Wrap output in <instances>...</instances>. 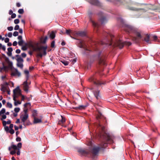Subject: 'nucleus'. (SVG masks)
<instances>
[{
    "instance_id": "nucleus-1",
    "label": "nucleus",
    "mask_w": 160,
    "mask_h": 160,
    "mask_svg": "<svg viewBox=\"0 0 160 160\" xmlns=\"http://www.w3.org/2000/svg\"><path fill=\"white\" fill-rule=\"evenodd\" d=\"M101 151L104 150L108 143L113 142L114 137L107 128L106 118L101 113Z\"/></svg>"
},
{
    "instance_id": "nucleus-2",
    "label": "nucleus",
    "mask_w": 160,
    "mask_h": 160,
    "mask_svg": "<svg viewBox=\"0 0 160 160\" xmlns=\"http://www.w3.org/2000/svg\"><path fill=\"white\" fill-rule=\"evenodd\" d=\"M104 39L101 40V47L102 46L103 48L109 47H118L120 49L122 48L124 45L130 46L132 43L130 42L123 41L121 39L113 40L114 36L110 33L103 32L102 33Z\"/></svg>"
},
{
    "instance_id": "nucleus-3",
    "label": "nucleus",
    "mask_w": 160,
    "mask_h": 160,
    "mask_svg": "<svg viewBox=\"0 0 160 160\" xmlns=\"http://www.w3.org/2000/svg\"><path fill=\"white\" fill-rule=\"evenodd\" d=\"M33 51L37 52V56L42 57L43 55L45 56L46 54V50L47 46H39V43H36L34 45H30Z\"/></svg>"
},
{
    "instance_id": "nucleus-4",
    "label": "nucleus",
    "mask_w": 160,
    "mask_h": 160,
    "mask_svg": "<svg viewBox=\"0 0 160 160\" xmlns=\"http://www.w3.org/2000/svg\"><path fill=\"white\" fill-rule=\"evenodd\" d=\"M2 67H0V72L2 71L7 72L9 69H12L13 68L12 62L9 61L8 58H5V61L2 62Z\"/></svg>"
},
{
    "instance_id": "nucleus-5",
    "label": "nucleus",
    "mask_w": 160,
    "mask_h": 160,
    "mask_svg": "<svg viewBox=\"0 0 160 160\" xmlns=\"http://www.w3.org/2000/svg\"><path fill=\"white\" fill-rule=\"evenodd\" d=\"M108 16L105 12L101 10V26L104 25L108 21Z\"/></svg>"
},
{
    "instance_id": "nucleus-6",
    "label": "nucleus",
    "mask_w": 160,
    "mask_h": 160,
    "mask_svg": "<svg viewBox=\"0 0 160 160\" xmlns=\"http://www.w3.org/2000/svg\"><path fill=\"white\" fill-rule=\"evenodd\" d=\"M16 60L17 62V67L20 68L21 69H22L23 67V60L21 57L17 58Z\"/></svg>"
},
{
    "instance_id": "nucleus-7",
    "label": "nucleus",
    "mask_w": 160,
    "mask_h": 160,
    "mask_svg": "<svg viewBox=\"0 0 160 160\" xmlns=\"http://www.w3.org/2000/svg\"><path fill=\"white\" fill-rule=\"evenodd\" d=\"M100 149L99 145L95 146L91 150L92 152L94 155H97Z\"/></svg>"
},
{
    "instance_id": "nucleus-8",
    "label": "nucleus",
    "mask_w": 160,
    "mask_h": 160,
    "mask_svg": "<svg viewBox=\"0 0 160 160\" xmlns=\"http://www.w3.org/2000/svg\"><path fill=\"white\" fill-rule=\"evenodd\" d=\"M28 114L26 113L24 115H22L20 116V119L23 123V124L25 126V122L28 119Z\"/></svg>"
},
{
    "instance_id": "nucleus-9",
    "label": "nucleus",
    "mask_w": 160,
    "mask_h": 160,
    "mask_svg": "<svg viewBox=\"0 0 160 160\" xmlns=\"http://www.w3.org/2000/svg\"><path fill=\"white\" fill-rule=\"evenodd\" d=\"M8 83L7 82H5L3 84L1 85V90L3 92H5L9 88L8 87Z\"/></svg>"
},
{
    "instance_id": "nucleus-10",
    "label": "nucleus",
    "mask_w": 160,
    "mask_h": 160,
    "mask_svg": "<svg viewBox=\"0 0 160 160\" xmlns=\"http://www.w3.org/2000/svg\"><path fill=\"white\" fill-rule=\"evenodd\" d=\"M133 28L132 26L128 25H125L124 29L126 32H130L133 30Z\"/></svg>"
},
{
    "instance_id": "nucleus-11",
    "label": "nucleus",
    "mask_w": 160,
    "mask_h": 160,
    "mask_svg": "<svg viewBox=\"0 0 160 160\" xmlns=\"http://www.w3.org/2000/svg\"><path fill=\"white\" fill-rule=\"evenodd\" d=\"M21 91L19 86L17 87L13 90V95L18 96L21 95Z\"/></svg>"
},
{
    "instance_id": "nucleus-12",
    "label": "nucleus",
    "mask_w": 160,
    "mask_h": 160,
    "mask_svg": "<svg viewBox=\"0 0 160 160\" xmlns=\"http://www.w3.org/2000/svg\"><path fill=\"white\" fill-rule=\"evenodd\" d=\"M65 34H66L67 35H69L72 38H73L71 35V34H72V31L70 29H66V33Z\"/></svg>"
},
{
    "instance_id": "nucleus-13",
    "label": "nucleus",
    "mask_w": 160,
    "mask_h": 160,
    "mask_svg": "<svg viewBox=\"0 0 160 160\" xmlns=\"http://www.w3.org/2000/svg\"><path fill=\"white\" fill-rule=\"evenodd\" d=\"M76 33L77 35L81 37L84 36L86 35L85 32L83 31H78Z\"/></svg>"
},
{
    "instance_id": "nucleus-14",
    "label": "nucleus",
    "mask_w": 160,
    "mask_h": 160,
    "mask_svg": "<svg viewBox=\"0 0 160 160\" xmlns=\"http://www.w3.org/2000/svg\"><path fill=\"white\" fill-rule=\"evenodd\" d=\"M23 88L24 89V90L25 91H28V85L27 83V80L25 81L23 83Z\"/></svg>"
},
{
    "instance_id": "nucleus-15",
    "label": "nucleus",
    "mask_w": 160,
    "mask_h": 160,
    "mask_svg": "<svg viewBox=\"0 0 160 160\" xmlns=\"http://www.w3.org/2000/svg\"><path fill=\"white\" fill-rule=\"evenodd\" d=\"M11 75L12 76L18 75V76H20L21 75V73L17 69H15V72H12Z\"/></svg>"
},
{
    "instance_id": "nucleus-16",
    "label": "nucleus",
    "mask_w": 160,
    "mask_h": 160,
    "mask_svg": "<svg viewBox=\"0 0 160 160\" xmlns=\"http://www.w3.org/2000/svg\"><path fill=\"white\" fill-rule=\"evenodd\" d=\"M61 119L58 122V123L59 124L63 123L65 122L66 121L65 118L64 117H63L62 116H61Z\"/></svg>"
},
{
    "instance_id": "nucleus-17",
    "label": "nucleus",
    "mask_w": 160,
    "mask_h": 160,
    "mask_svg": "<svg viewBox=\"0 0 160 160\" xmlns=\"http://www.w3.org/2000/svg\"><path fill=\"white\" fill-rule=\"evenodd\" d=\"M48 38L47 36H46L44 38H40V41L41 43H45L47 39Z\"/></svg>"
},
{
    "instance_id": "nucleus-18",
    "label": "nucleus",
    "mask_w": 160,
    "mask_h": 160,
    "mask_svg": "<svg viewBox=\"0 0 160 160\" xmlns=\"http://www.w3.org/2000/svg\"><path fill=\"white\" fill-rule=\"evenodd\" d=\"M42 122L41 119H38L36 117L34 118L33 123H40Z\"/></svg>"
},
{
    "instance_id": "nucleus-19",
    "label": "nucleus",
    "mask_w": 160,
    "mask_h": 160,
    "mask_svg": "<svg viewBox=\"0 0 160 160\" xmlns=\"http://www.w3.org/2000/svg\"><path fill=\"white\" fill-rule=\"evenodd\" d=\"M129 10L132 11H138L139 10H143L142 8H137L133 7H129L128 8Z\"/></svg>"
},
{
    "instance_id": "nucleus-20",
    "label": "nucleus",
    "mask_w": 160,
    "mask_h": 160,
    "mask_svg": "<svg viewBox=\"0 0 160 160\" xmlns=\"http://www.w3.org/2000/svg\"><path fill=\"white\" fill-rule=\"evenodd\" d=\"M49 37L52 39H53L55 37V33L54 32L52 31L50 34Z\"/></svg>"
},
{
    "instance_id": "nucleus-21",
    "label": "nucleus",
    "mask_w": 160,
    "mask_h": 160,
    "mask_svg": "<svg viewBox=\"0 0 160 160\" xmlns=\"http://www.w3.org/2000/svg\"><path fill=\"white\" fill-rule=\"evenodd\" d=\"M8 52L7 53L8 54L9 56H11L12 54V48H9L8 49Z\"/></svg>"
},
{
    "instance_id": "nucleus-22",
    "label": "nucleus",
    "mask_w": 160,
    "mask_h": 160,
    "mask_svg": "<svg viewBox=\"0 0 160 160\" xmlns=\"http://www.w3.org/2000/svg\"><path fill=\"white\" fill-rule=\"evenodd\" d=\"M11 122L10 120H8L7 122H6L5 121H3L2 122V124L3 126H5L7 124H10L11 123Z\"/></svg>"
},
{
    "instance_id": "nucleus-23",
    "label": "nucleus",
    "mask_w": 160,
    "mask_h": 160,
    "mask_svg": "<svg viewBox=\"0 0 160 160\" xmlns=\"http://www.w3.org/2000/svg\"><path fill=\"white\" fill-rule=\"evenodd\" d=\"M150 40V36L149 35H147V37L144 39V40L146 42L148 43Z\"/></svg>"
},
{
    "instance_id": "nucleus-24",
    "label": "nucleus",
    "mask_w": 160,
    "mask_h": 160,
    "mask_svg": "<svg viewBox=\"0 0 160 160\" xmlns=\"http://www.w3.org/2000/svg\"><path fill=\"white\" fill-rule=\"evenodd\" d=\"M135 35L139 39L142 38V37L139 32H135Z\"/></svg>"
},
{
    "instance_id": "nucleus-25",
    "label": "nucleus",
    "mask_w": 160,
    "mask_h": 160,
    "mask_svg": "<svg viewBox=\"0 0 160 160\" xmlns=\"http://www.w3.org/2000/svg\"><path fill=\"white\" fill-rule=\"evenodd\" d=\"M100 60H101V64L103 65L104 66L107 65V63L104 61L102 60L101 57Z\"/></svg>"
},
{
    "instance_id": "nucleus-26",
    "label": "nucleus",
    "mask_w": 160,
    "mask_h": 160,
    "mask_svg": "<svg viewBox=\"0 0 160 160\" xmlns=\"http://www.w3.org/2000/svg\"><path fill=\"white\" fill-rule=\"evenodd\" d=\"M95 95L97 99H99L100 96L99 95V92H96L95 93Z\"/></svg>"
},
{
    "instance_id": "nucleus-27",
    "label": "nucleus",
    "mask_w": 160,
    "mask_h": 160,
    "mask_svg": "<svg viewBox=\"0 0 160 160\" xmlns=\"http://www.w3.org/2000/svg\"><path fill=\"white\" fill-rule=\"evenodd\" d=\"M78 152L82 154H85V150L82 149H79L78 150Z\"/></svg>"
},
{
    "instance_id": "nucleus-28",
    "label": "nucleus",
    "mask_w": 160,
    "mask_h": 160,
    "mask_svg": "<svg viewBox=\"0 0 160 160\" xmlns=\"http://www.w3.org/2000/svg\"><path fill=\"white\" fill-rule=\"evenodd\" d=\"M37 114V111L36 110H34L32 112V116L34 117H36Z\"/></svg>"
},
{
    "instance_id": "nucleus-29",
    "label": "nucleus",
    "mask_w": 160,
    "mask_h": 160,
    "mask_svg": "<svg viewBox=\"0 0 160 160\" xmlns=\"http://www.w3.org/2000/svg\"><path fill=\"white\" fill-rule=\"evenodd\" d=\"M24 73L26 74L27 78L28 79V76H29V72L27 70H25L24 71Z\"/></svg>"
},
{
    "instance_id": "nucleus-30",
    "label": "nucleus",
    "mask_w": 160,
    "mask_h": 160,
    "mask_svg": "<svg viewBox=\"0 0 160 160\" xmlns=\"http://www.w3.org/2000/svg\"><path fill=\"white\" fill-rule=\"evenodd\" d=\"M5 111L6 110L4 108H2L0 111V115H1L2 114L4 113L5 112Z\"/></svg>"
},
{
    "instance_id": "nucleus-31",
    "label": "nucleus",
    "mask_w": 160,
    "mask_h": 160,
    "mask_svg": "<svg viewBox=\"0 0 160 160\" xmlns=\"http://www.w3.org/2000/svg\"><path fill=\"white\" fill-rule=\"evenodd\" d=\"M22 145V144L21 142H19L18 144L17 147L18 149V150H20V149L21 148Z\"/></svg>"
},
{
    "instance_id": "nucleus-32",
    "label": "nucleus",
    "mask_w": 160,
    "mask_h": 160,
    "mask_svg": "<svg viewBox=\"0 0 160 160\" xmlns=\"http://www.w3.org/2000/svg\"><path fill=\"white\" fill-rule=\"evenodd\" d=\"M66 66L68 65V62L65 60L61 61Z\"/></svg>"
},
{
    "instance_id": "nucleus-33",
    "label": "nucleus",
    "mask_w": 160,
    "mask_h": 160,
    "mask_svg": "<svg viewBox=\"0 0 160 160\" xmlns=\"http://www.w3.org/2000/svg\"><path fill=\"white\" fill-rule=\"evenodd\" d=\"M80 45H79V47L80 48H83L84 47V44L82 41H80Z\"/></svg>"
},
{
    "instance_id": "nucleus-34",
    "label": "nucleus",
    "mask_w": 160,
    "mask_h": 160,
    "mask_svg": "<svg viewBox=\"0 0 160 160\" xmlns=\"http://www.w3.org/2000/svg\"><path fill=\"white\" fill-rule=\"evenodd\" d=\"M7 107L9 108H11L12 107V105L11 103L8 102L7 103Z\"/></svg>"
},
{
    "instance_id": "nucleus-35",
    "label": "nucleus",
    "mask_w": 160,
    "mask_h": 160,
    "mask_svg": "<svg viewBox=\"0 0 160 160\" xmlns=\"http://www.w3.org/2000/svg\"><path fill=\"white\" fill-rule=\"evenodd\" d=\"M20 109L19 108H15L14 109V111L16 113L20 111Z\"/></svg>"
},
{
    "instance_id": "nucleus-36",
    "label": "nucleus",
    "mask_w": 160,
    "mask_h": 160,
    "mask_svg": "<svg viewBox=\"0 0 160 160\" xmlns=\"http://www.w3.org/2000/svg\"><path fill=\"white\" fill-rule=\"evenodd\" d=\"M4 129L7 132H9V128L6 125L5 126H4Z\"/></svg>"
},
{
    "instance_id": "nucleus-37",
    "label": "nucleus",
    "mask_w": 160,
    "mask_h": 160,
    "mask_svg": "<svg viewBox=\"0 0 160 160\" xmlns=\"http://www.w3.org/2000/svg\"><path fill=\"white\" fill-rule=\"evenodd\" d=\"M24 42V41L23 40H19V41L18 42V44L20 46H22V44Z\"/></svg>"
},
{
    "instance_id": "nucleus-38",
    "label": "nucleus",
    "mask_w": 160,
    "mask_h": 160,
    "mask_svg": "<svg viewBox=\"0 0 160 160\" xmlns=\"http://www.w3.org/2000/svg\"><path fill=\"white\" fill-rule=\"evenodd\" d=\"M21 104V102L19 101H17L14 102V104L15 106H17L18 104Z\"/></svg>"
},
{
    "instance_id": "nucleus-39",
    "label": "nucleus",
    "mask_w": 160,
    "mask_h": 160,
    "mask_svg": "<svg viewBox=\"0 0 160 160\" xmlns=\"http://www.w3.org/2000/svg\"><path fill=\"white\" fill-rule=\"evenodd\" d=\"M12 149H13L14 150H15L16 149H18L17 146L14 145H12Z\"/></svg>"
},
{
    "instance_id": "nucleus-40",
    "label": "nucleus",
    "mask_w": 160,
    "mask_h": 160,
    "mask_svg": "<svg viewBox=\"0 0 160 160\" xmlns=\"http://www.w3.org/2000/svg\"><path fill=\"white\" fill-rule=\"evenodd\" d=\"M18 12L20 14H22L24 12L23 9H19V10H18Z\"/></svg>"
},
{
    "instance_id": "nucleus-41",
    "label": "nucleus",
    "mask_w": 160,
    "mask_h": 160,
    "mask_svg": "<svg viewBox=\"0 0 160 160\" xmlns=\"http://www.w3.org/2000/svg\"><path fill=\"white\" fill-rule=\"evenodd\" d=\"M19 22V20L18 19H16L14 20V23L15 24H17Z\"/></svg>"
},
{
    "instance_id": "nucleus-42",
    "label": "nucleus",
    "mask_w": 160,
    "mask_h": 160,
    "mask_svg": "<svg viewBox=\"0 0 160 160\" xmlns=\"http://www.w3.org/2000/svg\"><path fill=\"white\" fill-rule=\"evenodd\" d=\"M18 32L15 31L14 32V33H13V35L14 36L16 37V36H18Z\"/></svg>"
},
{
    "instance_id": "nucleus-43",
    "label": "nucleus",
    "mask_w": 160,
    "mask_h": 160,
    "mask_svg": "<svg viewBox=\"0 0 160 160\" xmlns=\"http://www.w3.org/2000/svg\"><path fill=\"white\" fill-rule=\"evenodd\" d=\"M9 132L11 134H13L14 133V131L13 129H10Z\"/></svg>"
},
{
    "instance_id": "nucleus-44",
    "label": "nucleus",
    "mask_w": 160,
    "mask_h": 160,
    "mask_svg": "<svg viewBox=\"0 0 160 160\" xmlns=\"http://www.w3.org/2000/svg\"><path fill=\"white\" fill-rule=\"evenodd\" d=\"M13 28L12 27H9L8 28V31H12L13 30Z\"/></svg>"
},
{
    "instance_id": "nucleus-45",
    "label": "nucleus",
    "mask_w": 160,
    "mask_h": 160,
    "mask_svg": "<svg viewBox=\"0 0 160 160\" xmlns=\"http://www.w3.org/2000/svg\"><path fill=\"white\" fill-rule=\"evenodd\" d=\"M19 27L18 25H16L14 27V30H18L19 29Z\"/></svg>"
},
{
    "instance_id": "nucleus-46",
    "label": "nucleus",
    "mask_w": 160,
    "mask_h": 160,
    "mask_svg": "<svg viewBox=\"0 0 160 160\" xmlns=\"http://www.w3.org/2000/svg\"><path fill=\"white\" fill-rule=\"evenodd\" d=\"M54 45H55V42H54V41H53L51 43V47H52V48L54 47Z\"/></svg>"
},
{
    "instance_id": "nucleus-47",
    "label": "nucleus",
    "mask_w": 160,
    "mask_h": 160,
    "mask_svg": "<svg viewBox=\"0 0 160 160\" xmlns=\"http://www.w3.org/2000/svg\"><path fill=\"white\" fill-rule=\"evenodd\" d=\"M92 23L93 25L95 27H97L98 26V24H97L95 22H93V21H92Z\"/></svg>"
},
{
    "instance_id": "nucleus-48",
    "label": "nucleus",
    "mask_w": 160,
    "mask_h": 160,
    "mask_svg": "<svg viewBox=\"0 0 160 160\" xmlns=\"http://www.w3.org/2000/svg\"><path fill=\"white\" fill-rule=\"evenodd\" d=\"M17 97V96L13 95V100L14 102L16 101V98Z\"/></svg>"
},
{
    "instance_id": "nucleus-49",
    "label": "nucleus",
    "mask_w": 160,
    "mask_h": 160,
    "mask_svg": "<svg viewBox=\"0 0 160 160\" xmlns=\"http://www.w3.org/2000/svg\"><path fill=\"white\" fill-rule=\"evenodd\" d=\"M9 39L8 38H6L4 39V41L5 42H9Z\"/></svg>"
},
{
    "instance_id": "nucleus-50",
    "label": "nucleus",
    "mask_w": 160,
    "mask_h": 160,
    "mask_svg": "<svg viewBox=\"0 0 160 160\" xmlns=\"http://www.w3.org/2000/svg\"><path fill=\"white\" fill-rule=\"evenodd\" d=\"M8 36L9 38L11 37L12 36V33L11 32H9L8 34Z\"/></svg>"
},
{
    "instance_id": "nucleus-51",
    "label": "nucleus",
    "mask_w": 160,
    "mask_h": 160,
    "mask_svg": "<svg viewBox=\"0 0 160 160\" xmlns=\"http://www.w3.org/2000/svg\"><path fill=\"white\" fill-rule=\"evenodd\" d=\"M16 152L15 150H14L13 151H11L10 152V153L12 155H13V154H15L16 153Z\"/></svg>"
},
{
    "instance_id": "nucleus-52",
    "label": "nucleus",
    "mask_w": 160,
    "mask_h": 160,
    "mask_svg": "<svg viewBox=\"0 0 160 160\" xmlns=\"http://www.w3.org/2000/svg\"><path fill=\"white\" fill-rule=\"evenodd\" d=\"M22 49L24 51L26 50L27 49V48L25 46H23L22 48Z\"/></svg>"
},
{
    "instance_id": "nucleus-53",
    "label": "nucleus",
    "mask_w": 160,
    "mask_h": 160,
    "mask_svg": "<svg viewBox=\"0 0 160 160\" xmlns=\"http://www.w3.org/2000/svg\"><path fill=\"white\" fill-rule=\"evenodd\" d=\"M16 16V14L15 13H13L11 15V18H15Z\"/></svg>"
},
{
    "instance_id": "nucleus-54",
    "label": "nucleus",
    "mask_w": 160,
    "mask_h": 160,
    "mask_svg": "<svg viewBox=\"0 0 160 160\" xmlns=\"http://www.w3.org/2000/svg\"><path fill=\"white\" fill-rule=\"evenodd\" d=\"M84 108V106H79L78 107L76 108H78L79 109H82V108Z\"/></svg>"
},
{
    "instance_id": "nucleus-55",
    "label": "nucleus",
    "mask_w": 160,
    "mask_h": 160,
    "mask_svg": "<svg viewBox=\"0 0 160 160\" xmlns=\"http://www.w3.org/2000/svg\"><path fill=\"white\" fill-rule=\"evenodd\" d=\"M16 140L17 142H20L21 141V138L19 137H17L16 139Z\"/></svg>"
},
{
    "instance_id": "nucleus-56",
    "label": "nucleus",
    "mask_w": 160,
    "mask_h": 160,
    "mask_svg": "<svg viewBox=\"0 0 160 160\" xmlns=\"http://www.w3.org/2000/svg\"><path fill=\"white\" fill-rule=\"evenodd\" d=\"M6 115H3L2 116V119H1L2 120V119H5L6 118Z\"/></svg>"
},
{
    "instance_id": "nucleus-57",
    "label": "nucleus",
    "mask_w": 160,
    "mask_h": 160,
    "mask_svg": "<svg viewBox=\"0 0 160 160\" xmlns=\"http://www.w3.org/2000/svg\"><path fill=\"white\" fill-rule=\"evenodd\" d=\"M21 51L19 49H17L16 51V52L17 53H20Z\"/></svg>"
},
{
    "instance_id": "nucleus-58",
    "label": "nucleus",
    "mask_w": 160,
    "mask_h": 160,
    "mask_svg": "<svg viewBox=\"0 0 160 160\" xmlns=\"http://www.w3.org/2000/svg\"><path fill=\"white\" fill-rule=\"evenodd\" d=\"M22 56L23 57H25L26 56V54L25 53H23L22 54Z\"/></svg>"
},
{
    "instance_id": "nucleus-59",
    "label": "nucleus",
    "mask_w": 160,
    "mask_h": 160,
    "mask_svg": "<svg viewBox=\"0 0 160 160\" xmlns=\"http://www.w3.org/2000/svg\"><path fill=\"white\" fill-rule=\"evenodd\" d=\"M18 39H19V40H22V36H19L18 37Z\"/></svg>"
},
{
    "instance_id": "nucleus-60",
    "label": "nucleus",
    "mask_w": 160,
    "mask_h": 160,
    "mask_svg": "<svg viewBox=\"0 0 160 160\" xmlns=\"http://www.w3.org/2000/svg\"><path fill=\"white\" fill-rule=\"evenodd\" d=\"M13 11L12 10H10L9 11V14L10 15H12L13 14Z\"/></svg>"
},
{
    "instance_id": "nucleus-61",
    "label": "nucleus",
    "mask_w": 160,
    "mask_h": 160,
    "mask_svg": "<svg viewBox=\"0 0 160 160\" xmlns=\"http://www.w3.org/2000/svg\"><path fill=\"white\" fill-rule=\"evenodd\" d=\"M17 44V42L16 41H14L13 43V45L14 46H16Z\"/></svg>"
},
{
    "instance_id": "nucleus-62",
    "label": "nucleus",
    "mask_w": 160,
    "mask_h": 160,
    "mask_svg": "<svg viewBox=\"0 0 160 160\" xmlns=\"http://www.w3.org/2000/svg\"><path fill=\"white\" fill-rule=\"evenodd\" d=\"M153 39L154 40H156L157 39V36L155 35H154L153 36Z\"/></svg>"
},
{
    "instance_id": "nucleus-63",
    "label": "nucleus",
    "mask_w": 160,
    "mask_h": 160,
    "mask_svg": "<svg viewBox=\"0 0 160 160\" xmlns=\"http://www.w3.org/2000/svg\"><path fill=\"white\" fill-rule=\"evenodd\" d=\"M16 6L17 7H19L21 6V4L19 3L18 2L17 3Z\"/></svg>"
},
{
    "instance_id": "nucleus-64",
    "label": "nucleus",
    "mask_w": 160,
    "mask_h": 160,
    "mask_svg": "<svg viewBox=\"0 0 160 160\" xmlns=\"http://www.w3.org/2000/svg\"><path fill=\"white\" fill-rule=\"evenodd\" d=\"M1 48H2V49L3 51H5V50H6V48H5V46H2V47H1Z\"/></svg>"
}]
</instances>
